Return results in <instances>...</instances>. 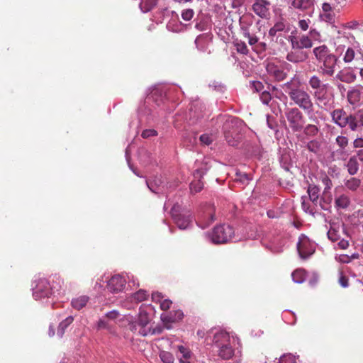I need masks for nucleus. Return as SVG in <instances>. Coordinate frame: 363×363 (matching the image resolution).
Here are the masks:
<instances>
[{"mask_svg": "<svg viewBox=\"0 0 363 363\" xmlns=\"http://www.w3.org/2000/svg\"><path fill=\"white\" fill-rule=\"evenodd\" d=\"M244 37L248 39L249 45L252 47H254L259 43V38L254 34H251L250 32H249V36Z\"/></svg>", "mask_w": 363, "mask_h": 363, "instance_id": "nucleus-47", "label": "nucleus"}, {"mask_svg": "<svg viewBox=\"0 0 363 363\" xmlns=\"http://www.w3.org/2000/svg\"><path fill=\"white\" fill-rule=\"evenodd\" d=\"M286 28V24L284 21H279L274 23V25L269 29V35L271 37H274L277 33L284 31Z\"/></svg>", "mask_w": 363, "mask_h": 363, "instance_id": "nucleus-32", "label": "nucleus"}, {"mask_svg": "<svg viewBox=\"0 0 363 363\" xmlns=\"http://www.w3.org/2000/svg\"><path fill=\"white\" fill-rule=\"evenodd\" d=\"M194 15V11L191 9H185L182 13V17L186 21H190L193 18Z\"/></svg>", "mask_w": 363, "mask_h": 363, "instance_id": "nucleus-45", "label": "nucleus"}, {"mask_svg": "<svg viewBox=\"0 0 363 363\" xmlns=\"http://www.w3.org/2000/svg\"><path fill=\"white\" fill-rule=\"evenodd\" d=\"M337 79L340 82L350 84L357 79V76L352 70H341L336 75Z\"/></svg>", "mask_w": 363, "mask_h": 363, "instance_id": "nucleus-21", "label": "nucleus"}, {"mask_svg": "<svg viewBox=\"0 0 363 363\" xmlns=\"http://www.w3.org/2000/svg\"><path fill=\"white\" fill-rule=\"evenodd\" d=\"M330 117L332 122L341 128L348 126L352 131H355L359 126L357 117L347 113L343 108L334 109L330 112Z\"/></svg>", "mask_w": 363, "mask_h": 363, "instance_id": "nucleus-5", "label": "nucleus"}, {"mask_svg": "<svg viewBox=\"0 0 363 363\" xmlns=\"http://www.w3.org/2000/svg\"><path fill=\"white\" fill-rule=\"evenodd\" d=\"M159 357L163 363H174V356L169 352L161 351Z\"/></svg>", "mask_w": 363, "mask_h": 363, "instance_id": "nucleus-40", "label": "nucleus"}, {"mask_svg": "<svg viewBox=\"0 0 363 363\" xmlns=\"http://www.w3.org/2000/svg\"><path fill=\"white\" fill-rule=\"evenodd\" d=\"M309 23H310V21L309 20H304V19H302V20H300L298 21V27L302 30H308V27H309Z\"/></svg>", "mask_w": 363, "mask_h": 363, "instance_id": "nucleus-55", "label": "nucleus"}, {"mask_svg": "<svg viewBox=\"0 0 363 363\" xmlns=\"http://www.w3.org/2000/svg\"><path fill=\"white\" fill-rule=\"evenodd\" d=\"M356 157L357 160H359L361 162H363V149H359L356 152V155H354Z\"/></svg>", "mask_w": 363, "mask_h": 363, "instance_id": "nucleus-64", "label": "nucleus"}, {"mask_svg": "<svg viewBox=\"0 0 363 363\" xmlns=\"http://www.w3.org/2000/svg\"><path fill=\"white\" fill-rule=\"evenodd\" d=\"M159 0H140L139 8L143 13H148L155 9Z\"/></svg>", "mask_w": 363, "mask_h": 363, "instance_id": "nucleus-27", "label": "nucleus"}, {"mask_svg": "<svg viewBox=\"0 0 363 363\" xmlns=\"http://www.w3.org/2000/svg\"><path fill=\"white\" fill-rule=\"evenodd\" d=\"M172 303V302L169 299L162 300L160 303V308L162 311H167L170 308Z\"/></svg>", "mask_w": 363, "mask_h": 363, "instance_id": "nucleus-54", "label": "nucleus"}, {"mask_svg": "<svg viewBox=\"0 0 363 363\" xmlns=\"http://www.w3.org/2000/svg\"><path fill=\"white\" fill-rule=\"evenodd\" d=\"M314 0H292L291 6L301 11H306L314 5Z\"/></svg>", "mask_w": 363, "mask_h": 363, "instance_id": "nucleus-25", "label": "nucleus"}, {"mask_svg": "<svg viewBox=\"0 0 363 363\" xmlns=\"http://www.w3.org/2000/svg\"><path fill=\"white\" fill-rule=\"evenodd\" d=\"M339 283L340 284L345 288L348 286V279L344 276L342 274H340V279H339Z\"/></svg>", "mask_w": 363, "mask_h": 363, "instance_id": "nucleus-59", "label": "nucleus"}, {"mask_svg": "<svg viewBox=\"0 0 363 363\" xmlns=\"http://www.w3.org/2000/svg\"><path fill=\"white\" fill-rule=\"evenodd\" d=\"M271 2L269 0H253L252 11L259 18L267 19L270 16Z\"/></svg>", "mask_w": 363, "mask_h": 363, "instance_id": "nucleus-11", "label": "nucleus"}, {"mask_svg": "<svg viewBox=\"0 0 363 363\" xmlns=\"http://www.w3.org/2000/svg\"><path fill=\"white\" fill-rule=\"evenodd\" d=\"M338 246L341 248V249H346L347 248V247L349 246V242L347 240H345V238H340V240H338Z\"/></svg>", "mask_w": 363, "mask_h": 363, "instance_id": "nucleus-60", "label": "nucleus"}, {"mask_svg": "<svg viewBox=\"0 0 363 363\" xmlns=\"http://www.w3.org/2000/svg\"><path fill=\"white\" fill-rule=\"evenodd\" d=\"M73 320L74 318L72 316H68L59 324L57 329V335L60 337H62L63 336L65 330L73 322Z\"/></svg>", "mask_w": 363, "mask_h": 363, "instance_id": "nucleus-31", "label": "nucleus"}, {"mask_svg": "<svg viewBox=\"0 0 363 363\" xmlns=\"http://www.w3.org/2000/svg\"><path fill=\"white\" fill-rule=\"evenodd\" d=\"M33 296L35 300L54 295L58 289H55L54 285H51L48 279L40 278L34 281L33 284Z\"/></svg>", "mask_w": 363, "mask_h": 363, "instance_id": "nucleus-6", "label": "nucleus"}, {"mask_svg": "<svg viewBox=\"0 0 363 363\" xmlns=\"http://www.w3.org/2000/svg\"><path fill=\"white\" fill-rule=\"evenodd\" d=\"M178 351L181 354V357H179V362L183 359H191L192 353L188 348L185 347L183 345H179L178 346Z\"/></svg>", "mask_w": 363, "mask_h": 363, "instance_id": "nucleus-36", "label": "nucleus"}, {"mask_svg": "<svg viewBox=\"0 0 363 363\" xmlns=\"http://www.w3.org/2000/svg\"><path fill=\"white\" fill-rule=\"evenodd\" d=\"M359 59H362L363 60V52L352 47H348L342 57V60L346 64L358 62Z\"/></svg>", "mask_w": 363, "mask_h": 363, "instance_id": "nucleus-14", "label": "nucleus"}, {"mask_svg": "<svg viewBox=\"0 0 363 363\" xmlns=\"http://www.w3.org/2000/svg\"><path fill=\"white\" fill-rule=\"evenodd\" d=\"M234 45L236 48V50L238 53L247 55L249 54V49L246 45V43L244 41H242L240 40H236L234 42Z\"/></svg>", "mask_w": 363, "mask_h": 363, "instance_id": "nucleus-34", "label": "nucleus"}, {"mask_svg": "<svg viewBox=\"0 0 363 363\" xmlns=\"http://www.w3.org/2000/svg\"><path fill=\"white\" fill-rule=\"evenodd\" d=\"M345 188L352 192H355L362 185V180L357 177H351L344 180Z\"/></svg>", "mask_w": 363, "mask_h": 363, "instance_id": "nucleus-22", "label": "nucleus"}, {"mask_svg": "<svg viewBox=\"0 0 363 363\" xmlns=\"http://www.w3.org/2000/svg\"><path fill=\"white\" fill-rule=\"evenodd\" d=\"M163 332V327L162 326H157L155 328H150V334L152 335H156V334H161Z\"/></svg>", "mask_w": 363, "mask_h": 363, "instance_id": "nucleus-62", "label": "nucleus"}, {"mask_svg": "<svg viewBox=\"0 0 363 363\" xmlns=\"http://www.w3.org/2000/svg\"><path fill=\"white\" fill-rule=\"evenodd\" d=\"M351 199L347 194L336 195L335 197V207L337 210H345L351 205Z\"/></svg>", "mask_w": 363, "mask_h": 363, "instance_id": "nucleus-18", "label": "nucleus"}, {"mask_svg": "<svg viewBox=\"0 0 363 363\" xmlns=\"http://www.w3.org/2000/svg\"><path fill=\"white\" fill-rule=\"evenodd\" d=\"M347 228H329L327 232L328 238L333 241L336 242L340 240L342 234L347 233L345 230Z\"/></svg>", "mask_w": 363, "mask_h": 363, "instance_id": "nucleus-29", "label": "nucleus"}, {"mask_svg": "<svg viewBox=\"0 0 363 363\" xmlns=\"http://www.w3.org/2000/svg\"><path fill=\"white\" fill-rule=\"evenodd\" d=\"M335 260L340 263H349L351 262V258L347 255H340L335 256Z\"/></svg>", "mask_w": 363, "mask_h": 363, "instance_id": "nucleus-52", "label": "nucleus"}, {"mask_svg": "<svg viewBox=\"0 0 363 363\" xmlns=\"http://www.w3.org/2000/svg\"><path fill=\"white\" fill-rule=\"evenodd\" d=\"M362 92L360 89L354 86L347 93V102L354 108L359 107L362 104Z\"/></svg>", "mask_w": 363, "mask_h": 363, "instance_id": "nucleus-15", "label": "nucleus"}, {"mask_svg": "<svg viewBox=\"0 0 363 363\" xmlns=\"http://www.w3.org/2000/svg\"><path fill=\"white\" fill-rule=\"evenodd\" d=\"M260 99L263 104H268L270 102V101L272 100V96H271L270 93L267 91H262L260 95Z\"/></svg>", "mask_w": 363, "mask_h": 363, "instance_id": "nucleus-49", "label": "nucleus"}, {"mask_svg": "<svg viewBox=\"0 0 363 363\" xmlns=\"http://www.w3.org/2000/svg\"><path fill=\"white\" fill-rule=\"evenodd\" d=\"M150 320V314L143 308H140L137 320L129 325L130 330L134 333H138L142 336H147L150 333V328L148 327Z\"/></svg>", "mask_w": 363, "mask_h": 363, "instance_id": "nucleus-8", "label": "nucleus"}, {"mask_svg": "<svg viewBox=\"0 0 363 363\" xmlns=\"http://www.w3.org/2000/svg\"><path fill=\"white\" fill-rule=\"evenodd\" d=\"M301 50L312 48L313 41L308 35H303L299 38Z\"/></svg>", "mask_w": 363, "mask_h": 363, "instance_id": "nucleus-39", "label": "nucleus"}, {"mask_svg": "<svg viewBox=\"0 0 363 363\" xmlns=\"http://www.w3.org/2000/svg\"><path fill=\"white\" fill-rule=\"evenodd\" d=\"M125 279L122 276L117 274L113 276L108 280L107 288L112 293H118L125 289Z\"/></svg>", "mask_w": 363, "mask_h": 363, "instance_id": "nucleus-13", "label": "nucleus"}, {"mask_svg": "<svg viewBox=\"0 0 363 363\" xmlns=\"http://www.w3.org/2000/svg\"><path fill=\"white\" fill-rule=\"evenodd\" d=\"M148 296V294L145 290L140 289L133 294L131 296L132 299L136 302L145 301Z\"/></svg>", "mask_w": 363, "mask_h": 363, "instance_id": "nucleus-38", "label": "nucleus"}, {"mask_svg": "<svg viewBox=\"0 0 363 363\" xmlns=\"http://www.w3.org/2000/svg\"><path fill=\"white\" fill-rule=\"evenodd\" d=\"M307 193L308 194L310 201L315 206H319L320 199L319 188L316 185H309L308 187Z\"/></svg>", "mask_w": 363, "mask_h": 363, "instance_id": "nucleus-23", "label": "nucleus"}, {"mask_svg": "<svg viewBox=\"0 0 363 363\" xmlns=\"http://www.w3.org/2000/svg\"><path fill=\"white\" fill-rule=\"evenodd\" d=\"M291 277L295 283L301 284L306 280V272L302 269H298L291 274Z\"/></svg>", "mask_w": 363, "mask_h": 363, "instance_id": "nucleus-33", "label": "nucleus"}, {"mask_svg": "<svg viewBox=\"0 0 363 363\" xmlns=\"http://www.w3.org/2000/svg\"><path fill=\"white\" fill-rule=\"evenodd\" d=\"M308 57L306 52L302 50H291L286 55V60L292 63L305 62Z\"/></svg>", "mask_w": 363, "mask_h": 363, "instance_id": "nucleus-16", "label": "nucleus"}, {"mask_svg": "<svg viewBox=\"0 0 363 363\" xmlns=\"http://www.w3.org/2000/svg\"><path fill=\"white\" fill-rule=\"evenodd\" d=\"M322 9L324 13L333 12V8L329 3H323L322 5Z\"/></svg>", "mask_w": 363, "mask_h": 363, "instance_id": "nucleus-63", "label": "nucleus"}, {"mask_svg": "<svg viewBox=\"0 0 363 363\" xmlns=\"http://www.w3.org/2000/svg\"><path fill=\"white\" fill-rule=\"evenodd\" d=\"M203 188V183L199 179L191 182L190 184V190L191 193L196 194L200 192Z\"/></svg>", "mask_w": 363, "mask_h": 363, "instance_id": "nucleus-41", "label": "nucleus"}, {"mask_svg": "<svg viewBox=\"0 0 363 363\" xmlns=\"http://www.w3.org/2000/svg\"><path fill=\"white\" fill-rule=\"evenodd\" d=\"M321 182L325 186L324 190H330L333 187V182L326 174L321 177Z\"/></svg>", "mask_w": 363, "mask_h": 363, "instance_id": "nucleus-42", "label": "nucleus"}, {"mask_svg": "<svg viewBox=\"0 0 363 363\" xmlns=\"http://www.w3.org/2000/svg\"><path fill=\"white\" fill-rule=\"evenodd\" d=\"M89 297L87 296H81L72 300V306L77 310L83 308L87 304Z\"/></svg>", "mask_w": 363, "mask_h": 363, "instance_id": "nucleus-30", "label": "nucleus"}, {"mask_svg": "<svg viewBox=\"0 0 363 363\" xmlns=\"http://www.w3.org/2000/svg\"><path fill=\"white\" fill-rule=\"evenodd\" d=\"M354 148L363 149V138H357L353 141Z\"/></svg>", "mask_w": 363, "mask_h": 363, "instance_id": "nucleus-58", "label": "nucleus"}, {"mask_svg": "<svg viewBox=\"0 0 363 363\" xmlns=\"http://www.w3.org/2000/svg\"><path fill=\"white\" fill-rule=\"evenodd\" d=\"M267 69L268 73L274 77L277 81H283L287 77V74L283 69L274 65H269Z\"/></svg>", "mask_w": 363, "mask_h": 363, "instance_id": "nucleus-20", "label": "nucleus"}, {"mask_svg": "<svg viewBox=\"0 0 363 363\" xmlns=\"http://www.w3.org/2000/svg\"><path fill=\"white\" fill-rule=\"evenodd\" d=\"M303 129V133L307 136H315L318 132L319 128L313 124H308Z\"/></svg>", "mask_w": 363, "mask_h": 363, "instance_id": "nucleus-37", "label": "nucleus"}, {"mask_svg": "<svg viewBox=\"0 0 363 363\" xmlns=\"http://www.w3.org/2000/svg\"><path fill=\"white\" fill-rule=\"evenodd\" d=\"M345 165L347 168L348 174L351 176L357 174L359 172V164L357 159L354 156L350 157Z\"/></svg>", "mask_w": 363, "mask_h": 363, "instance_id": "nucleus-24", "label": "nucleus"}, {"mask_svg": "<svg viewBox=\"0 0 363 363\" xmlns=\"http://www.w3.org/2000/svg\"><path fill=\"white\" fill-rule=\"evenodd\" d=\"M335 143L340 147V149L337 150V152L342 156H347L345 150L348 146L349 139L346 136L338 135L335 139Z\"/></svg>", "mask_w": 363, "mask_h": 363, "instance_id": "nucleus-28", "label": "nucleus"}, {"mask_svg": "<svg viewBox=\"0 0 363 363\" xmlns=\"http://www.w3.org/2000/svg\"><path fill=\"white\" fill-rule=\"evenodd\" d=\"M320 17L323 21L328 23H332L335 20V15L333 12L324 13L320 15Z\"/></svg>", "mask_w": 363, "mask_h": 363, "instance_id": "nucleus-50", "label": "nucleus"}, {"mask_svg": "<svg viewBox=\"0 0 363 363\" xmlns=\"http://www.w3.org/2000/svg\"><path fill=\"white\" fill-rule=\"evenodd\" d=\"M301 206L304 211L313 214V209L311 207V205L308 202H306L303 200L302 201Z\"/></svg>", "mask_w": 363, "mask_h": 363, "instance_id": "nucleus-57", "label": "nucleus"}, {"mask_svg": "<svg viewBox=\"0 0 363 363\" xmlns=\"http://www.w3.org/2000/svg\"><path fill=\"white\" fill-rule=\"evenodd\" d=\"M170 213L176 220L177 227H189L193 225L192 220L189 218L190 216L185 219L184 216L181 214V206L179 204H174L171 208Z\"/></svg>", "mask_w": 363, "mask_h": 363, "instance_id": "nucleus-12", "label": "nucleus"}, {"mask_svg": "<svg viewBox=\"0 0 363 363\" xmlns=\"http://www.w3.org/2000/svg\"><path fill=\"white\" fill-rule=\"evenodd\" d=\"M235 122L236 120L235 118H228L225 121L223 125L225 138L230 146H237L238 144V137L233 136L229 130H227V128H230V125L235 123Z\"/></svg>", "mask_w": 363, "mask_h": 363, "instance_id": "nucleus-17", "label": "nucleus"}, {"mask_svg": "<svg viewBox=\"0 0 363 363\" xmlns=\"http://www.w3.org/2000/svg\"><path fill=\"white\" fill-rule=\"evenodd\" d=\"M308 84L313 91V96L317 101L322 102L326 99L328 84H324L319 76L317 74L311 76Z\"/></svg>", "mask_w": 363, "mask_h": 363, "instance_id": "nucleus-9", "label": "nucleus"}, {"mask_svg": "<svg viewBox=\"0 0 363 363\" xmlns=\"http://www.w3.org/2000/svg\"><path fill=\"white\" fill-rule=\"evenodd\" d=\"M157 135V132L155 130H154V129H146V130H144L142 132L141 136L143 138H150L152 136H156Z\"/></svg>", "mask_w": 363, "mask_h": 363, "instance_id": "nucleus-51", "label": "nucleus"}, {"mask_svg": "<svg viewBox=\"0 0 363 363\" xmlns=\"http://www.w3.org/2000/svg\"><path fill=\"white\" fill-rule=\"evenodd\" d=\"M163 296L160 292L155 291L152 294V299L154 302H160L162 301Z\"/></svg>", "mask_w": 363, "mask_h": 363, "instance_id": "nucleus-56", "label": "nucleus"}, {"mask_svg": "<svg viewBox=\"0 0 363 363\" xmlns=\"http://www.w3.org/2000/svg\"><path fill=\"white\" fill-rule=\"evenodd\" d=\"M252 50L257 54L262 53L267 50V44L264 42L258 43L256 45L252 47Z\"/></svg>", "mask_w": 363, "mask_h": 363, "instance_id": "nucleus-46", "label": "nucleus"}, {"mask_svg": "<svg viewBox=\"0 0 363 363\" xmlns=\"http://www.w3.org/2000/svg\"><path fill=\"white\" fill-rule=\"evenodd\" d=\"M315 250V245L308 239V238L303 234L301 235L297 243V250L299 257L303 259H308L314 253Z\"/></svg>", "mask_w": 363, "mask_h": 363, "instance_id": "nucleus-10", "label": "nucleus"}, {"mask_svg": "<svg viewBox=\"0 0 363 363\" xmlns=\"http://www.w3.org/2000/svg\"><path fill=\"white\" fill-rule=\"evenodd\" d=\"M252 88L256 91L259 92L264 89V85L261 82L255 81L252 83Z\"/></svg>", "mask_w": 363, "mask_h": 363, "instance_id": "nucleus-53", "label": "nucleus"}, {"mask_svg": "<svg viewBox=\"0 0 363 363\" xmlns=\"http://www.w3.org/2000/svg\"><path fill=\"white\" fill-rule=\"evenodd\" d=\"M253 18L250 13L245 14L240 18L239 23L243 36H249L250 27L253 23Z\"/></svg>", "mask_w": 363, "mask_h": 363, "instance_id": "nucleus-19", "label": "nucleus"}, {"mask_svg": "<svg viewBox=\"0 0 363 363\" xmlns=\"http://www.w3.org/2000/svg\"><path fill=\"white\" fill-rule=\"evenodd\" d=\"M301 86V83L296 76L281 86L295 105L306 112L310 113L313 109L312 99L310 94Z\"/></svg>", "mask_w": 363, "mask_h": 363, "instance_id": "nucleus-1", "label": "nucleus"}, {"mask_svg": "<svg viewBox=\"0 0 363 363\" xmlns=\"http://www.w3.org/2000/svg\"><path fill=\"white\" fill-rule=\"evenodd\" d=\"M289 127L293 132H300L304 128L305 118L297 107L286 108L284 112Z\"/></svg>", "mask_w": 363, "mask_h": 363, "instance_id": "nucleus-7", "label": "nucleus"}, {"mask_svg": "<svg viewBox=\"0 0 363 363\" xmlns=\"http://www.w3.org/2000/svg\"><path fill=\"white\" fill-rule=\"evenodd\" d=\"M213 345L218 348L217 352L219 357L223 360L232 359L235 355V350L230 343L229 333L223 330L217 331L213 335Z\"/></svg>", "mask_w": 363, "mask_h": 363, "instance_id": "nucleus-4", "label": "nucleus"}, {"mask_svg": "<svg viewBox=\"0 0 363 363\" xmlns=\"http://www.w3.org/2000/svg\"><path fill=\"white\" fill-rule=\"evenodd\" d=\"M333 201V196L330 190H323L320 196L319 206L321 209L327 210Z\"/></svg>", "mask_w": 363, "mask_h": 363, "instance_id": "nucleus-26", "label": "nucleus"}, {"mask_svg": "<svg viewBox=\"0 0 363 363\" xmlns=\"http://www.w3.org/2000/svg\"><path fill=\"white\" fill-rule=\"evenodd\" d=\"M289 42L291 43V50H301L299 38L296 36H289Z\"/></svg>", "mask_w": 363, "mask_h": 363, "instance_id": "nucleus-43", "label": "nucleus"}, {"mask_svg": "<svg viewBox=\"0 0 363 363\" xmlns=\"http://www.w3.org/2000/svg\"><path fill=\"white\" fill-rule=\"evenodd\" d=\"M313 54L318 63L320 72L327 77L335 74L338 57L331 52L326 45H321L313 49Z\"/></svg>", "mask_w": 363, "mask_h": 363, "instance_id": "nucleus-2", "label": "nucleus"}, {"mask_svg": "<svg viewBox=\"0 0 363 363\" xmlns=\"http://www.w3.org/2000/svg\"><path fill=\"white\" fill-rule=\"evenodd\" d=\"M199 140L202 144L206 145H209L213 141L211 136L206 133L202 134L199 137Z\"/></svg>", "mask_w": 363, "mask_h": 363, "instance_id": "nucleus-48", "label": "nucleus"}, {"mask_svg": "<svg viewBox=\"0 0 363 363\" xmlns=\"http://www.w3.org/2000/svg\"><path fill=\"white\" fill-rule=\"evenodd\" d=\"M247 228H211L206 232V238L215 244L225 243L228 241L238 242L250 238L252 235L247 234Z\"/></svg>", "mask_w": 363, "mask_h": 363, "instance_id": "nucleus-3", "label": "nucleus"}, {"mask_svg": "<svg viewBox=\"0 0 363 363\" xmlns=\"http://www.w3.org/2000/svg\"><path fill=\"white\" fill-rule=\"evenodd\" d=\"M160 318L167 329H170V324L177 321L176 317H174L172 313L170 314L163 313L161 314Z\"/></svg>", "mask_w": 363, "mask_h": 363, "instance_id": "nucleus-35", "label": "nucleus"}, {"mask_svg": "<svg viewBox=\"0 0 363 363\" xmlns=\"http://www.w3.org/2000/svg\"><path fill=\"white\" fill-rule=\"evenodd\" d=\"M295 357L291 354H283L280 359L279 363H295Z\"/></svg>", "mask_w": 363, "mask_h": 363, "instance_id": "nucleus-44", "label": "nucleus"}, {"mask_svg": "<svg viewBox=\"0 0 363 363\" xmlns=\"http://www.w3.org/2000/svg\"><path fill=\"white\" fill-rule=\"evenodd\" d=\"M236 179L244 183L245 181L249 180V177L247 174L238 173Z\"/></svg>", "mask_w": 363, "mask_h": 363, "instance_id": "nucleus-61", "label": "nucleus"}]
</instances>
